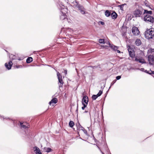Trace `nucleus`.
<instances>
[{
    "label": "nucleus",
    "instance_id": "obj_38",
    "mask_svg": "<svg viewBox=\"0 0 154 154\" xmlns=\"http://www.w3.org/2000/svg\"><path fill=\"white\" fill-rule=\"evenodd\" d=\"M22 66L21 65H19V66H16V67L17 68H22Z\"/></svg>",
    "mask_w": 154,
    "mask_h": 154
},
{
    "label": "nucleus",
    "instance_id": "obj_2",
    "mask_svg": "<svg viewBox=\"0 0 154 154\" xmlns=\"http://www.w3.org/2000/svg\"><path fill=\"white\" fill-rule=\"evenodd\" d=\"M143 19L144 21L148 23H152L154 22V18L149 15L145 16Z\"/></svg>",
    "mask_w": 154,
    "mask_h": 154
},
{
    "label": "nucleus",
    "instance_id": "obj_12",
    "mask_svg": "<svg viewBox=\"0 0 154 154\" xmlns=\"http://www.w3.org/2000/svg\"><path fill=\"white\" fill-rule=\"evenodd\" d=\"M108 44L109 45L110 47L115 51L117 50L119 48V47L118 46L114 45H111L109 42H108Z\"/></svg>",
    "mask_w": 154,
    "mask_h": 154
},
{
    "label": "nucleus",
    "instance_id": "obj_40",
    "mask_svg": "<svg viewBox=\"0 0 154 154\" xmlns=\"http://www.w3.org/2000/svg\"><path fill=\"white\" fill-rule=\"evenodd\" d=\"M145 72H146V73L149 74V73H151V72H149V71H147V70H145V71H144Z\"/></svg>",
    "mask_w": 154,
    "mask_h": 154
},
{
    "label": "nucleus",
    "instance_id": "obj_34",
    "mask_svg": "<svg viewBox=\"0 0 154 154\" xmlns=\"http://www.w3.org/2000/svg\"><path fill=\"white\" fill-rule=\"evenodd\" d=\"M124 5H119V6L120 7V9L121 10H123V8Z\"/></svg>",
    "mask_w": 154,
    "mask_h": 154
},
{
    "label": "nucleus",
    "instance_id": "obj_3",
    "mask_svg": "<svg viewBox=\"0 0 154 154\" xmlns=\"http://www.w3.org/2000/svg\"><path fill=\"white\" fill-rule=\"evenodd\" d=\"M57 75L59 81L58 85L59 87L60 88V87H62L63 82L62 79V76L58 72H57Z\"/></svg>",
    "mask_w": 154,
    "mask_h": 154
},
{
    "label": "nucleus",
    "instance_id": "obj_43",
    "mask_svg": "<svg viewBox=\"0 0 154 154\" xmlns=\"http://www.w3.org/2000/svg\"><path fill=\"white\" fill-rule=\"evenodd\" d=\"M145 5L147 7H149V5L147 4V3H145Z\"/></svg>",
    "mask_w": 154,
    "mask_h": 154
},
{
    "label": "nucleus",
    "instance_id": "obj_26",
    "mask_svg": "<svg viewBox=\"0 0 154 154\" xmlns=\"http://www.w3.org/2000/svg\"><path fill=\"white\" fill-rule=\"evenodd\" d=\"M99 97L97 96V95H93L92 97V98L93 100H95L96 99Z\"/></svg>",
    "mask_w": 154,
    "mask_h": 154
},
{
    "label": "nucleus",
    "instance_id": "obj_49",
    "mask_svg": "<svg viewBox=\"0 0 154 154\" xmlns=\"http://www.w3.org/2000/svg\"><path fill=\"white\" fill-rule=\"evenodd\" d=\"M35 51H34L33 52V53H35Z\"/></svg>",
    "mask_w": 154,
    "mask_h": 154
},
{
    "label": "nucleus",
    "instance_id": "obj_44",
    "mask_svg": "<svg viewBox=\"0 0 154 154\" xmlns=\"http://www.w3.org/2000/svg\"><path fill=\"white\" fill-rule=\"evenodd\" d=\"M116 51H117V52L118 53H120V51L119 50H116Z\"/></svg>",
    "mask_w": 154,
    "mask_h": 154
},
{
    "label": "nucleus",
    "instance_id": "obj_37",
    "mask_svg": "<svg viewBox=\"0 0 154 154\" xmlns=\"http://www.w3.org/2000/svg\"><path fill=\"white\" fill-rule=\"evenodd\" d=\"M150 71L151 72V73H149V74L151 75V74H154V71H152L150 70Z\"/></svg>",
    "mask_w": 154,
    "mask_h": 154
},
{
    "label": "nucleus",
    "instance_id": "obj_52",
    "mask_svg": "<svg viewBox=\"0 0 154 154\" xmlns=\"http://www.w3.org/2000/svg\"><path fill=\"white\" fill-rule=\"evenodd\" d=\"M102 154H104V153H103V152H102Z\"/></svg>",
    "mask_w": 154,
    "mask_h": 154
},
{
    "label": "nucleus",
    "instance_id": "obj_11",
    "mask_svg": "<svg viewBox=\"0 0 154 154\" xmlns=\"http://www.w3.org/2000/svg\"><path fill=\"white\" fill-rule=\"evenodd\" d=\"M57 101H58V100H57V98H53L51 100V101H50L49 102V104L51 105H52V103H54L55 104L57 103Z\"/></svg>",
    "mask_w": 154,
    "mask_h": 154
},
{
    "label": "nucleus",
    "instance_id": "obj_15",
    "mask_svg": "<svg viewBox=\"0 0 154 154\" xmlns=\"http://www.w3.org/2000/svg\"><path fill=\"white\" fill-rule=\"evenodd\" d=\"M66 17V14H65V13H64V14L60 13V18L61 20H63L65 19Z\"/></svg>",
    "mask_w": 154,
    "mask_h": 154
},
{
    "label": "nucleus",
    "instance_id": "obj_33",
    "mask_svg": "<svg viewBox=\"0 0 154 154\" xmlns=\"http://www.w3.org/2000/svg\"><path fill=\"white\" fill-rule=\"evenodd\" d=\"M15 56H13L12 55H11L10 56V58H11L12 59L14 60L15 59Z\"/></svg>",
    "mask_w": 154,
    "mask_h": 154
},
{
    "label": "nucleus",
    "instance_id": "obj_14",
    "mask_svg": "<svg viewBox=\"0 0 154 154\" xmlns=\"http://www.w3.org/2000/svg\"><path fill=\"white\" fill-rule=\"evenodd\" d=\"M20 127L21 128L23 129H26V128H28V126H26V123H22L21 122H20Z\"/></svg>",
    "mask_w": 154,
    "mask_h": 154
},
{
    "label": "nucleus",
    "instance_id": "obj_25",
    "mask_svg": "<svg viewBox=\"0 0 154 154\" xmlns=\"http://www.w3.org/2000/svg\"><path fill=\"white\" fill-rule=\"evenodd\" d=\"M129 54L130 56L132 58L134 57L135 56V54L134 51L129 53Z\"/></svg>",
    "mask_w": 154,
    "mask_h": 154
},
{
    "label": "nucleus",
    "instance_id": "obj_27",
    "mask_svg": "<svg viewBox=\"0 0 154 154\" xmlns=\"http://www.w3.org/2000/svg\"><path fill=\"white\" fill-rule=\"evenodd\" d=\"M128 50L129 53H131V52H132V51H133V49H132L130 46H128Z\"/></svg>",
    "mask_w": 154,
    "mask_h": 154
},
{
    "label": "nucleus",
    "instance_id": "obj_42",
    "mask_svg": "<svg viewBox=\"0 0 154 154\" xmlns=\"http://www.w3.org/2000/svg\"><path fill=\"white\" fill-rule=\"evenodd\" d=\"M149 8H150V9L151 10H153V8H152V7H150L149 6Z\"/></svg>",
    "mask_w": 154,
    "mask_h": 154
},
{
    "label": "nucleus",
    "instance_id": "obj_1",
    "mask_svg": "<svg viewBox=\"0 0 154 154\" xmlns=\"http://www.w3.org/2000/svg\"><path fill=\"white\" fill-rule=\"evenodd\" d=\"M154 35V29L151 28L147 29L145 33L146 38L148 39L152 38Z\"/></svg>",
    "mask_w": 154,
    "mask_h": 154
},
{
    "label": "nucleus",
    "instance_id": "obj_47",
    "mask_svg": "<svg viewBox=\"0 0 154 154\" xmlns=\"http://www.w3.org/2000/svg\"><path fill=\"white\" fill-rule=\"evenodd\" d=\"M18 60H21V59H20V58H19V59H18Z\"/></svg>",
    "mask_w": 154,
    "mask_h": 154
},
{
    "label": "nucleus",
    "instance_id": "obj_4",
    "mask_svg": "<svg viewBox=\"0 0 154 154\" xmlns=\"http://www.w3.org/2000/svg\"><path fill=\"white\" fill-rule=\"evenodd\" d=\"M59 8L60 10L61 13H65L66 14L67 13V9L63 5H59Z\"/></svg>",
    "mask_w": 154,
    "mask_h": 154
},
{
    "label": "nucleus",
    "instance_id": "obj_24",
    "mask_svg": "<svg viewBox=\"0 0 154 154\" xmlns=\"http://www.w3.org/2000/svg\"><path fill=\"white\" fill-rule=\"evenodd\" d=\"M81 130H82L85 134H87V131L83 127L81 126Z\"/></svg>",
    "mask_w": 154,
    "mask_h": 154
},
{
    "label": "nucleus",
    "instance_id": "obj_19",
    "mask_svg": "<svg viewBox=\"0 0 154 154\" xmlns=\"http://www.w3.org/2000/svg\"><path fill=\"white\" fill-rule=\"evenodd\" d=\"M33 61V59L32 57H28L26 60V62L27 63H29Z\"/></svg>",
    "mask_w": 154,
    "mask_h": 154
},
{
    "label": "nucleus",
    "instance_id": "obj_18",
    "mask_svg": "<svg viewBox=\"0 0 154 154\" xmlns=\"http://www.w3.org/2000/svg\"><path fill=\"white\" fill-rule=\"evenodd\" d=\"M152 11H148L147 10H144L143 14H146L147 15L151 14H152Z\"/></svg>",
    "mask_w": 154,
    "mask_h": 154
},
{
    "label": "nucleus",
    "instance_id": "obj_7",
    "mask_svg": "<svg viewBox=\"0 0 154 154\" xmlns=\"http://www.w3.org/2000/svg\"><path fill=\"white\" fill-rule=\"evenodd\" d=\"M132 32L134 35H138L140 33L138 29L135 26H134L132 27Z\"/></svg>",
    "mask_w": 154,
    "mask_h": 154
},
{
    "label": "nucleus",
    "instance_id": "obj_22",
    "mask_svg": "<svg viewBox=\"0 0 154 154\" xmlns=\"http://www.w3.org/2000/svg\"><path fill=\"white\" fill-rule=\"evenodd\" d=\"M105 14L106 17H108L111 15V13L108 10H106L105 13Z\"/></svg>",
    "mask_w": 154,
    "mask_h": 154
},
{
    "label": "nucleus",
    "instance_id": "obj_50",
    "mask_svg": "<svg viewBox=\"0 0 154 154\" xmlns=\"http://www.w3.org/2000/svg\"><path fill=\"white\" fill-rule=\"evenodd\" d=\"M78 111V108H77V109H76V111Z\"/></svg>",
    "mask_w": 154,
    "mask_h": 154
},
{
    "label": "nucleus",
    "instance_id": "obj_16",
    "mask_svg": "<svg viewBox=\"0 0 154 154\" xmlns=\"http://www.w3.org/2000/svg\"><path fill=\"white\" fill-rule=\"evenodd\" d=\"M141 44V41L140 39H137L135 42V44L136 45L138 46L140 45Z\"/></svg>",
    "mask_w": 154,
    "mask_h": 154
},
{
    "label": "nucleus",
    "instance_id": "obj_41",
    "mask_svg": "<svg viewBox=\"0 0 154 154\" xmlns=\"http://www.w3.org/2000/svg\"><path fill=\"white\" fill-rule=\"evenodd\" d=\"M64 73L66 75L67 73V71L66 70H64Z\"/></svg>",
    "mask_w": 154,
    "mask_h": 154
},
{
    "label": "nucleus",
    "instance_id": "obj_31",
    "mask_svg": "<svg viewBox=\"0 0 154 154\" xmlns=\"http://www.w3.org/2000/svg\"><path fill=\"white\" fill-rule=\"evenodd\" d=\"M83 106H82V110H84L85 108H86L87 107V105H85V104H82Z\"/></svg>",
    "mask_w": 154,
    "mask_h": 154
},
{
    "label": "nucleus",
    "instance_id": "obj_51",
    "mask_svg": "<svg viewBox=\"0 0 154 154\" xmlns=\"http://www.w3.org/2000/svg\"><path fill=\"white\" fill-rule=\"evenodd\" d=\"M85 112H88V111H85Z\"/></svg>",
    "mask_w": 154,
    "mask_h": 154
},
{
    "label": "nucleus",
    "instance_id": "obj_17",
    "mask_svg": "<svg viewBox=\"0 0 154 154\" xmlns=\"http://www.w3.org/2000/svg\"><path fill=\"white\" fill-rule=\"evenodd\" d=\"M44 149L45 152H49L52 151L51 148L49 147H45Z\"/></svg>",
    "mask_w": 154,
    "mask_h": 154
},
{
    "label": "nucleus",
    "instance_id": "obj_6",
    "mask_svg": "<svg viewBox=\"0 0 154 154\" xmlns=\"http://www.w3.org/2000/svg\"><path fill=\"white\" fill-rule=\"evenodd\" d=\"M143 13L142 11L137 9L135 10L134 12V14L135 16L136 17H140Z\"/></svg>",
    "mask_w": 154,
    "mask_h": 154
},
{
    "label": "nucleus",
    "instance_id": "obj_28",
    "mask_svg": "<svg viewBox=\"0 0 154 154\" xmlns=\"http://www.w3.org/2000/svg\"><path fill=\"white\" fill-rule=\"evenodd\" d=\"M99 42L100 43H105L104 40L103 39H100L99 40Z\"/></svg>",
    "mask_w": 154,
    "mask_h": 154
},
{
    "label": "nucleus",
    "instance_id": "obj_32",
    "mask_svg": "<svg viewBox=\"0 0 154 154\" xmlns=\"http://www.w3.org/2000/svg\"><path fill=\"white\" fill-rule=\"evenodd\" d=\"M100 23L102 25H103L105 24V23L101 21H99L98 22V24H99Z\"/></svg>",
    "mask_w": 154,
    "mask_h": 154
},
{
    "label": "nucleus",
    "instance_id": "obj_10",
    "mask_svg": "<svg viewBox=\"0 0 154 154\" xmlns=\"http://www.w3.org/2000/svg\"><path fill=\"white\" fill-rule=\"evenodd\" d=\"M35 149L34 151L35 152V154H42L40 149L37 146H35L33 147Z\"/></svg>",
    "mask_w": 154,
    "mask_h": 154
},
{
    "label": "nucleus",
    "instance_id": "obj_20",
    "mask_svg": "<svg viewBox=\"0 0 154 154\" xmlns=\"http://www.w3.org/2000/svg\"><path fill=\"white\" fill-rule=\"evenodd\" d=\"M76 7L79 8V9L80 11L83 10L84 9L83 6L80 5L79 4H77L76 5Z\"/></svg>",
    "mask_w": 154,
    "mask_h": 154
},
{
    "label": "nucleus",
    "instance_id": "obj_21",
    "mask_svg": "<svg viewBox=\"0 0 154 154\" xmlns=\"http://www.w3.org/2000/svg\"><path fill=\"white\" fill-rule=\"evenodd\" d=\"M112 19H116L117 17V14L115 12H113L112 14Z\"/></svg>",
    "mask_w": 154,
    "mask_h": 154
},
{
    "label": "nucleus",
    "instance_id": "obj_5",
    "mask_svg": "<svg viewBox=\"0 0 154 154\" xmlns=\"http://www.w3.org/2000/svg\"><path fill=\"white\" fill-rule=\"evenodd\" d=\"M149 64L150 65L154 64V56L153 55H149L148 56Z\"/></svg>",
    "mask_w": 154,
    "mask_h": 154
},
{
    "label": "nucleus",
    "instance_id": "obj_13",
    "mask_svg": "<svg viewBox=\"0 0 154 154\" xmlns=\"http://www.w3.org/2000/svg\"><path fill=\"white\" fill-rule=\"evenodd\" d=\"M135 60L137 61H138L139 62L141 63H146L145 60L143 59H138L137 58H136L135 59Z\"/></svg>",
    "mask_w": 154,
    "mask_h": 154
},
{
    "label": "nucleus",
    "instance_id": "obj_48",
    "mask_svg": "<svg viewBox=\"0 0 154 154\" xmlns=\"http://www.w3.org/2000/svg\"><path fill=\"white\" fill-rule=\"evenodd\" d=\"M111 85L110 86V87H109V89L111 88Z\"/></svg>",
    "mask_w": 154,
    "mask_h": 154
},
{
    "label": "nucleus",
    "instance_id": "obj_8",
    "mask_svg": "<svg viewBox=\"0 0 154 154\" xmlns=\"http://www.w3.org/2000/svg\"><path fill=\"white\" fill-rule=\"evenodd\" d=\"M82 104L88 105V98L87 96H83L82 100Z\"/></svg>",
    "mask_w": 154,
    "mask_h": 154
},
{
    "label": "nucleus",
    "instance_id": "obj_29",
    "mask_svg": "<svg viewBox=\"0 0 154 154\" xmlns=\"http://www.w3.org/2000/svg\"><path fill=\"white\" fill-rule=\"evenodd\" d=\"M103 93V91L100 90L98 93L97 94V96L99 97Z\"/></svg>",
    "mask_w": 154,
    "mask_h": 154
},
{
    "label": "nucleus",
    "instance_id": "obj_30",
    "mask_svg": "<svg viewBox=\"0 0 154 154\" xmlns=\"http://www.w3.org/2000/svg\"><path fill=\"white\" fill-rule=\"evenodd\" d=\"M116 80L115 79L114 80H113L111 83V86H112V85H113L116 82Z\"/></svg>",
    "mask_w": 154,
    "mask_h": 154
},
{
    "label": "nucleus",
    "instance_id": "obj_9",
    "mask_svg": "<svg viewBox=\"0 0 154 154\" xmlns=\"http://www.w3.org/2000/svg\"><path fill=\"white\" fill-rule=\"evenodd\" d=\"M12 64V62L11 61H10L8 63H5V66L8 69L10 70L11 69Z\"/></svg>",
    "mask_w": 154,
    "mask_h": 154
},
{
    "label": "nucleus",
    "instance_id": "obj_45",
    "mask_svg": "<svg viewBox=\"0 0 154 154\" xmlns=\"http://www.w3.org/2000/svg\"><path fill=\"white\" fill-rule=\"evenodd\" d=\"M144 70V69L143 68H141V71H143V70Z\"/></svg>",
    "mask_w": 154,
    "mask_h": 154
},
{
    "label": "nucleus",
    "instance_id": "obj_46",
    "mask_svg": "<svg viewBox=\"0 0 154 154\" xmlns=\"http://www.w3.org/2000/svg\"><path fill=\"white\" fill-rule=\"evenodd\" d=\"M4 119H9V118H4Z\"/></svg>",
    "mask_w": 154,
    "mask_h": 154
},
{
    "label": "nucleus",
    "instance_id": "obj_23",
    "mask_svg": "<svg viewBox=\"0 0 154 154\" xmlns=\"http://www.w3.org/2000/svg\"><path fill=\"white\" fill-rule=\"evenodd\" d=\"M74 123L73 121H70L69 123V125L70 127L72 128L74 126Z\"/></svg>",
    "mask_w": 154,
    "mask_h": 154
},
{
    "label": "nucleus",
    "instance_id": "obj_39",
    "mask_svg": "<svg viewBox=\"0 0 154 154\" xmlns=\"http://www.w3.org/2000/svg\"><path fill=\"white\" fill-rule=\"evenodd\" d=\"M145 72H146V73L149 74V73H151V72H149V71H147V70H145V71H144Z\"/></svg>",
    "mask_w": 154,
    "mask_h": 154
},
{
    "label": "nucleus",
    "instance_id": "obj_35",
    "mask_svg": "<svg viewBox=\"0 0 154 154\" xmlns=\"http://www.w3.org/2000/svg\"><path fill=\"white\" fill-rule=\"evenodd\" d=\"M121 76L119 75V76H117L116 77V78L117 80H118L120 79L121 78Z\"/></svg>",
    "mask_w": 154,
    "mask_h": 154
},
{
    "label": "nucleus",
    "instance_id": "obj_36",
    "mask_svg": "<svg viewBox=\"0 0 154 154\" xmlns=\"http://www.w3.org/2000/svg\"><path fill=\"white\" fill-rule=\"evenodd\" d=\"M80 12H81V13L82 14H84L85 13V12L84 11V9L80 11Z\"/></svg>",
    "mask_w": 154,
    "mask_h": 154
}]
</instances>
